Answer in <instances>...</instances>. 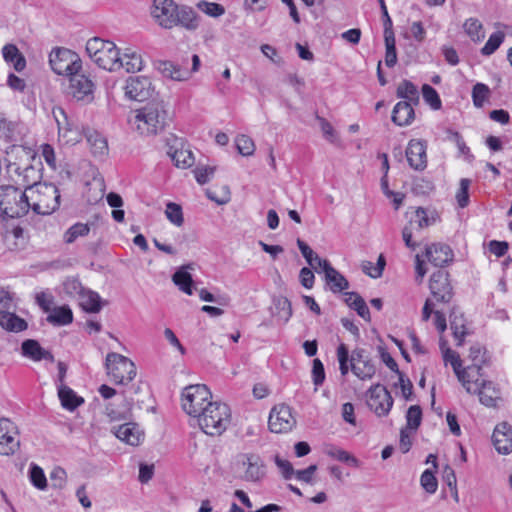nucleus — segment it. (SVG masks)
Wrapping results in <instances>:
<instances>
[{
	"label": "nucleus",
	"mask_w": 512,
	"mask_h": 512,
	"mask_svg": "<svg viewBox=\"0 0 512 512\" xmlns=\"http://www.w3.org/2000/svg\"><path fill=\"white\" fill-rule=\"evenodd\" d=\"M384 40H385V47H386L385 64L388 67H393L397 62V53H396V43H395L394 32H387V34H384Z\"/></svg>",
	"instance_id": "43"
},
{
	"label": "nucleus",
	"mask_w": 512,
	"mask_h": 512,
	"mask_svg": "<svg viewBox=\"0 0 512 512\" xmlns=\"http://www.w3.org/2000/svg\"><path fill=\"white\" fill-rule=\"evenodd\" d=\"M422 488L429 494H434L438 487V482L434 473L427 469L425 470L420 478Z\"/></svg>",
	"instance_id": "53"
},
{
	"label": "nucleus",
	"mask_w": 512,
	"mask_h": 512,
	"mask_svg": "<svg viewBox=\"0 0 512 512\" xmlns=\"http://www.w3.org/2000/svg\"><path fill=\"white\" fill-rule=\"evenodd\" d=\"M196 7L201 12L212 18H219L225 14V7L215 2L201 0L196 4Z\"/></svg>",
	"instance_id": "44"
},
{
	"label": "nucleus",
	"mask_w": 512,
	"mask_h": 512,
	"mask_svg": "<svg viewBox=\"0 0 512 512\" xmlns=\"http://www.w3.org/2000/svg\"><path fill=\"white\" fill-rule=\"evenodd\" d=\"M53 117L57 123L59 134L68 131V118L65 111L61 107H55L52 110Z\"/></svg>",
	"instance_id": "60"
},
{
	"label": "nucleus",
	"mask_w": 512,
	"mask_h": 512,
	"mask_svg": "<svg viewBox=\"0 0 512 512\" xmlns=\"http://www.w3.org/2000/svg\"><path fill=\"white\" fill-rule=\"evenodd\" d=\"M216 168L212 166H201L197 167L194 171L197 182L201 185L206 184L210 181Z\"/></svg>",
	"instance_id": "58"
},
{
	"label": "nucleus",
	"mask_w": 512,
	"mask_h": 512,
	"mask_svg": "<svg viewBox=\"0 0 512 512\" xmlns=\"http://www.w3.org/2000/svg\"><path fill=\"white\" fill-rule=\"evenodd\" d=\"M175 16V27L180 26L188 31H195L200 26V16L190 6L178 5Z\"/></svg>",
	"instance_id": "23"
},
{
	"label": "nucleus",
	"mask_w": 512,
	"mask_h": 512,
	"mask_svg": "<svg viewBox=\"0 0 512 512\" xmlns=\"http://www.w3.org/2000/svg\"><path fill=\"white\" fill-rule=\"evenodd\" d=\"M367 395V405L377 416L388 415L393 406V398L385 386L379 383L372 385Z\"/></svg>",
	"instance_id": "12"
},
{
	"label": "nucleus",
	"mask_w": 512,
	"mask_h": 512,
	"mask_svg": "<svg viewBox=\"0 0 512 512\" xmlns=\"http://www.w3.org/2000/svg\"><path fill=\"white\" fill-rule=\"evenodd\" d=\"M165 214H166V217L168 218V220L171 223H173L174 225H176L178 227L183 225L184 218H183L182 208L180 205L173 203V202H169L166 205Z\"/></svg>",
	"instance_id": "49"
},
{
	"label": "nucleus",
	"mask_w": 512,
	"mask_h": 512,
	"mask_svg": "<svg viewBox=\"0 0 512 512\" xmlns=\"http://www.w3.org/2000/svg\"><path fill=\"white\" fill-rule=\"evenodd\" d=\"M396 95L404 101L414 105L419 103V92L417 87L409 80H403L397 87Z\"/></svg>",
	"instance_id": "36"
},
{
	"label": "nucleus",
	"mask_w": 512,
	"mask_h": 512,
	"mask_svg": "<svg viewBox=\"0 0 512 512\" xmlns=\"http://www.w3.org/2000/svg\"><path fill=\"white\" fill-rule=\"evenodd\" d=\"M325 453L326 455H328L329 457L335 459V460H338L340 462H343V463H347L353 467H358L359 466V461L356 457H354L353 455H351L349 452L339 448V447H336V446H328L326 449H325Z\"/></svg>",
	"instance_id": "39"
},
{
	"label": "nucleus",
	"mask_w": 512,
	"mask_h": 512,
	"mask_svg": "<svg viewBox=\"0 0 512 512\" xmlns=\"http://www.w3.org/2000/svg\"><path fill=\"white\" fill-rule=\"evenodd\" d=\"M157 70L166 78L175 81H185L191 76V72L187 68H183L177 63L168 60H160L156 62Z\"/></svg>",
	"instance_id": "24"
},
{
	"label": "nucleus",
	"mask_w": 512,
	"mask_h": 512,
	"mask_svg": "<svg viewBox=\"0 0 512 512\" xmlns=\"http://www.w3.org/2000/svg\"><path fill=\"white\" fill-rule=\"evenodd\" d=\"M90 232V226L85 223H76L72 225L63 236L64 242L66 244L74 243L78 238L85 237Z\"/></svg>",
	"instance_id": "41"
},
{
	"label": "nucleus",
	"mask_w": 512,
	"mask_h": 512,
	"mask_svg": "<svg viewBox=\"0 0 512 512\" xmlns=\"http://www.w3.org/2000/svg\"><path fill=\"white\" fill-rule=\"evenodd\" d=\"M86 52L89 57L100 67L108 71H118L119 49L111 42L99 37H93L86 43Z\"/></svg>",
	"instance_id": "7"
},
{
	"label": "nucleus",
	"mask_w": 512,
	"mask_h": 512,
	"mask_svg": "<svg viewBox=\"0 0 512 512\" xmlns=\"http://www.w3.org/2000/svg\"><path fill=\"white\" fill-rule=\"evenodd\" d=\"M410 221L414 222V228L416 230H421L433 224L434 219L430 218L427 214V211L424 208L420 207L416 210L415 217L412 218Z\"/></svg>",
	"instance_id": "54"
},
{
	"label": "nucleus",
	"mask_w": 512,
	"mask_h": 512,
	"mask_svg": "<svg viewBox=\"0 0 512 512\" xmlns=\"http://www.w3.org/2000/svg\"><path fill=\"white\" fill-rule=\"evenodd\" d=\"M52 70L58 75L73 76L80 71L82 62L77 53L66 49L56 48L49 55Z\"/></svg>",
	"instance_id": "10"
},
{
	"label": "nucleus",
	"mask_w": 512,
	"mask_h": 512,
	"mask_svg": "<svg viewBox=\"0 0 512 512\" xmlns=\"http://www.w3.org/2000/svg\"><path fill=\"white\" fill-rule=\"evenodd\" d=\"M460 383L467 393L478 395L481 404L487 407H495L500 400L499 388L483 376L479 365L474 369L473 378L466 377Z\"/></svg>",
	"instance_id": "6"
},
{
	"label": "nucleus",
	"mask_w": 512,
	"mask_h": 512,
	"mask_svg": "<svg viewBox=\"0 0 512 512\" xmlns=\"http://www.w3.org/2000/svg\"><path fill=\"white\" fill-rule=\"evenodd\" d=\"M19 447L17 426L7 418H0V455H13Z\"/></svg>",
	"instance_id": "14"
},
{
	"label": "nucleus",
	"mask_w": 512,
	"mask_h": 512,
	"mask_svg": "<svg viewBox=\"0 0 512 512\" xmlns=\"http://www.w3.org/2000/svg\"><path fill=\"white\" fill-rule=\"evenodd\" d=\"M47 321L55 326H65L73 321L72 310L64 305L54 308L47 316Z\"/></svg>",
	"instance_id": "35"
},
{
	"label": "nucleus",
	"mask_w": 512,
	"mask_h": 512,
	"mask_svg": "<svg viewBox=\"0 0 512 512\" xmlns=\"http://www.w3.org/2000/svg\"><path fill=\"white\" fill-rule=\"evenodd\" d=\"M470 185V180L463 178L460 181V187L458 189V192L456 194V199L461 208H464L468 205L469 202V194L468 189Z\"/></svg>",
	"instance_id": "55"
},
{
	"label": "nucleus",
	"mask_w": 512,
	"mask_h": 512,
	"mask_svg": "<svg viewBox=\"0 0 512 512\" xmlns=\"http://www.w3.org/2000/svg\"><path fill=\"white\" fill-rule=\"evenodd\" d=\"M428 261L436 267H443L453 261V251L449 245L433 243L426 248Z\"/></svg>",
	"instance_id": "21"
},
{
	"label": "nucleus",
	"mask_w": 512,
	"mask_h": 512,
	"mask_svg": "<svg viewBox=\"0 0 512 512\" xmlns=\"http://www.w3.org/2000/svg\"><path fill=\"white\" fill-rule=\"evenodd\" d=\"M14 309V297L13 294L0 287V312L11 311Z\"/></svg>",
	"instance_id": "59"
},
{
	"label": "nucleus",
	"mask_w": 512,
	"mask_h": 512,
	"mask_svg": "<svg viewBox=\"0 0 512 512\" xmlns=\"http://www.w3.org/2000/svg\"><path fill=\"white\" fill-rule=\"evenodd\" d=\"M30 208L37 214L50 215L60 206V192L52 183L29 184Z\"/></svg>",
	"instance_id": "4"
},
{
	"label": "nucleus",
	"mask_w": 512,
	"mask_h": 512,
	"mask_svg": "<svg viewBox=\"0 0 512 512\" xmlns=\"http://www.w3.org/2000/svg\"><path fill=\"white\" fill-rule=\"evenodd\" d=\"M325 280L334 293L341 292L349 287L347 279L335 268L328 269L327 274H325Z\"/></svg>",
	"instance_id": "37"
},
{
	"label": "nucleus",
	"mask_w": 512,
	"mask_h": 512,
	"mask_svg": "<svg viewBox=\"0 0 512 512\" xmlns=\"http://www.w3.org/2000/svg\"><path fill=\"white\" fill-rule=\"evenodd\" d=\"M351 304V308L354 309L361 318L365 321H370L371 317L369 308L361 296L356 297V300H353Z\"/></svg>",
	"instance_id": "62"
},
{
	"label": "nucleus",
	"mask_w": 512,
	"mask_h": 512,
	"mask_svg": "<svg viewBox=\"0 0 512 512\" xmlns=\"http://www.w3.org/2000/svg\"><path fill=\"white\" fill-rule=\"evenodd\" d=\"M429 289L436 302L449 303L453 297V289L447 271L438 270L430 277Z\"/></svg>",
	"instance_id": "15"
},
{
	"label": "nucleus",
	"mask_w": 512,
	"mask_h": 512,
	"mask_svg": "<svg viewBox=\"0 0 512 512\" xmlns=\"http://www.w3.org/2000/svg\"><path fill=\"white\" fill-rule=\"evenodd\" d=\"M168 112L163 100L154 99L136 110L134 125L136 130L146 136L162 132L167 124Z\"/></svg>",
	"instance_id": "2"
},
{
	"label": "nucleus",
	"mask_w": 512,
	"mask_h": 512,
	"mask_svg": "<svg viewBox=\"0 0 512 512\" xmlns=\"http://www.w3.org/2000/svg\"><path fill=\"white\" fill-rule=\"evenodd\" d=\"M443 358L446 363L450 362L459 382L463 381L466 377L473 378L474 369L479 365L478 363H475L462 368V362L459 355L450 348H446L443 351Z\"/></svg>",
	"instance_id": "25"
},
{
	"label": "nucleus",
	"mask_w": 512,
	"mask_h": 512,
	"mask_svg": "<svg viewBox=\"0 0 512 512\" xmlns=\"http://www.w3.org/2000/svg\"><path fill=\"white\" fill-rule=\"evenodd\" d=\"M450 327L453 331V336L457 340V346H461L464 341V337L467 334L462 317L451 316Z\"/></svg>",
	"instance_id": "48"
},
{
	"label": "nucleus",
	"mask_w": 512,
	"mask_h": 512,
	"mask_svg": "<svg viewBox=\"0 0 512 512\" xmlns=\"http://www.w3.org/2000/svg\"><path fill=\"white\" fill-rule=\"evenodd\" d=\"M36 303L44 312H50L54 303V297L50 292L42 291L36 294Z\"/></svg>",
	"instance_id": "61"
},
{
	"label": "nucleus",
	"mask_w": 512,
	"mask_h": 512,
	"mask_svg": "<svg viewBox=\"0 0 512 512\" xmlns=\"http://www.w3.org/2000/svg\"><path fill=\"white\" fill-rule=\"evenodd\" d=\"M492 441L500 454L512 452V427L506 422L498 424L494 429Z\"/></svg>",
	"instance_id": "22"
},
{
	"label": "nucleus",
	"mask_w": 512,
	"mask_h": 512,
	"mask_svg": "<svg viewBox=\"0 0 512 512\" xmlns=\"http://www.w3.org/2000/svg\"><path fill=\"white\" fill-rule=\"evenodd\" d=\"M58 396L62 406L70 411L75 410L84 402L83 398L77 396L76 393L65 384H58Z\"/></svg>",
	"instance_id": "31"
},
{
	"label": "nucleus",
	"mask_w": 512,
	"mask_h": 512,
	"mask_svg": "<svg viewBox=\"0 0 512 512\" xmlns=\"http://www.w3.org/2000/svg\"><path fill=\"white\" fill-rule=\"evenodd\" d=\"M412 105V103L407 101L398 102L392 112V121L398 126L411 124L415 117Z\"/></svg>",
	"instance_id": "28"
},
{
	"label": "nucleus",
	"mask_w": 512,
	"mask_h": 512,
	"mask_svg": "<svg viewBox=\"0 0 512 512\" xmlns=\"http://www.w3.org/2000/svg\"><path fill=\"white\" fill-rule=\"evenodd\" d=\"M105 366L107 374L115 384H127L136 376V366L129 358L111 352L106 356Z\"/></svg>",
	"instance_id": "9"
},
{
	"label": "nucleus",
	"mask_w": 512,
	"mask_h": 512,
	"mask_svg": "<svg viewBox=\"0 0 512 512\" xmlns=\"http://www.w3.org/2000/svg\"><path fill=\"white\" fill-rule=\"evenodd\" d=\"M30 209L28 188L25 191L12 186H0V213L9 218L26 215Z\"/></svg>",
	"instance_id": "5"
},
{
	"label": "nucleus",
	"mask_w": 512,
	"mask_h": 512,
	"mask_svg": "<svg viewBox=\"0 0 512 512\" xmlns=\"http://www.w3.org/2000/svg\"><path fill=\"white\" fill-rule=\"evenodd\" d=\"M117 64L119 70L124 69L128 73H135L143 68L141 54L131 48L125 49L122 54L119 52Z\"/></svg>",
	"instance_id": "26"
},
{
	"label": "nucleus",
	"mask_w": 512,
	"mask_h": 512,
	"mask_svg": "<svg viewBox=\"0 0 512 512\" xmlns=\"http://www.w3.org/2000/svg\"><path fill=\"white\" fill-rule=\"evenodd\" d=\"M423 99L432 109L438 110L441 108V99L437 91L430 85L424 84L422 86Z\"/></svg>",
	"instance_id": "50"
},
{
	"label": "nucleus",
	"mask_w": 512,
	"mask_h": 512,
	"mask_svg": "<svg viewBox=\"0 0 512 512\" xmlns=\"http://www.w3.org/2000/svg\"><path fill=\"white\" fill-rule=\"evenodd\" d=\"M151 94V82L147 77H130L125 86V95L136 101H144Z\"/></svg>",
	"instance_id": "18"
},
{
	"label": "nucleus",
	"mask_w": 512,
	"mask_h": 512,
	"mask_svg": "<svg viewBox=\"0 0 512 512\" xmlns=\"http://www.w3.org/2000/svg\"><path fill=\"white\" fill-rule=\"evenodd\" d=\"M112 433L121 441L131 445L137 446L144 439V433L138 426L133 422L124 423L119 426L112 428Z\"/></svg>",
	"instance_id": "20"
},
{
	"label": "nucleus",
	"mask_w": 512,
	"mask_h": 512,
	"mask_svg": "<svg viewBox=\"0 0 512 512\" xmlns=\"http://www.w3.org/2000/svg\"><path fill=\"white\" fill-rule=\"evenodd\" d=\"M168 155L178 168L186 169L194 164L193 153L185 147L182 139L174 140V143L169 146Z\"/></svg>",
	"instance_id": "19"
},
{
	"label": "nucleus",
	"mask_w": 512,
	"mask_h": 512,
	"mask_svg": "<svg viewBox=\"0 0 512 512\" xmlns=\"http://www.w3.org/2000/svg\"><path fill=\"white\" fill-rule=\"evenodd\" d=\"M235 144L238 152L242 156H251L255 152L254 141L247 135H238L235 139Z\"/></svg>",
	"instance_id": "46"
},
{
	"label": "nucleus",
	"mask_w": 512,
	"mask_h": 512,
	"mask_svg": "<svg viewBox=\"0 0 512 512\" xmlns=\"http://www.w3.org/2000/svg\"><path fill=\"white\" fill-rule=\"evenodd\" d=\"M172 280L178 288L187 295L193 294V280L190 273L184 267L177 270L172 277Z\"/></svg>",
	"instance_id": "38"
},
{
	"label": "nucleus",
	"mask_w": 512,
	"mask_h": 512,
	"mask_svg": "<svg viewBox=\"0 0 512 512\" xmlns=\"http://www.w3.org/2000/svg\"><path fill=\"white\" fill-rule=\"evenodd\" d=\"M434 306H435L434 300L428 298L426 300L423 310H422V320L428 321L431 314L433 313L434 314V324H435L436 328L440 332H443V331H445V329L447 327L445 315L438 310L434 311L433 310Z\"/></svg>",
	"instance_id": "34"
},
{
	"label": "nucleus",
	"mask_w": 512,
	"mask_h": 512,
	"mask_svg": "<svg viewBox=\"0 0 512 512\" xmlns=\"http://www.w3.org/2000/svg\"><path fill=\"white\" fill-rule=\"evenodd\" d=\"M0 326L11 332H21L27 328V323L11 310L0 312Z\"/></svg>",
	"instance_id": "32"
},
{
	"label": "nucleus",
	"mask_w": 512,
	"mask_h": 512,
	"mask_svg": "<svg viewBox=\"0 0 512 512\" xmlns=\"http://www.w3.org/2000/svg\"><path fill=\"white\" fill-rule=\"evenodd\" d=\"M243 464L247 466L244 475L245 480L256 482L264 476L265 471L259 456L248 454Z\"/></svg>",
	"instance_id": "29"
},
{
	"label": "nucleus",
	"mask_w": 512,
	"mask_h": 512,
	"mask_svg": "<svg viewBox=\"0 0 512 512\" xmlns=\"http://www.w3.org/2000/svg\"><path fill=\"white\" fill-rule=\"evenodd\" d=\"M212 394L208 387L203 384L190 385L182 392V408L191 417L197 418L208 406L213 403Z\"/></svg>",
	"instance_id": "8"
},
{
	"label": "nucleus",
	"mask_w": 512,
	"mask_h": 512,
	"mask_svg": "<svg viewBox=\"0 0 512 512\" xmlns=\"http://www.w3.org/2000/svg\"><path fill=\"white\" fill-rule=\"evenodd\" d=\"M296 420L286 404L275 405L269 415L268 426L273 433H285L294 427Z\"/></svg>",
	"instance_id": "13"
},
{
	"label": "nucleus",
	"mask_w": 512,
	"mask_h": 512,
	"mask_svg": "<svg viewBox=\"0 0 512 512\" xmlns=\"http://www.w3.org/2000/svg\"><path fill=\"white\" fill-rule=\"evenodd\" d=\"M70 94L78 101L89 103L93 100L94 84L84 74L77 72L69 78Z\"/></svg>",
	"instance_id": "16"
},
{
	"label": "nucleus",
	"mask_w": 512,
	"mask_h": 512,
	"mask_svg": "<svg viewBox=\"0 0 512 512\" xmlns=\"http://www.w3.org/2000/svg\"><path fill=\"white\" fill-rule=\"evenodd\" d=\"M427 145L425 141L412 139L406 148V158L410 167L416 171H423L427 167Z\"/></svg>",
	"instance_id": "17"
},
{
	"label": "nucleus",
	"mask_w": 512,
	"mask_h": 512,
	"mask_svg": "<svg viewBox=\"0 0 512 512\" xmlns=\"http://www.w3.org/2000/svg\"><path fill=\"white\" fill-rule=\"evenodd\" d=\"M336 354L342 376H346L351 371L358 379L366 381L376 374V366L364 348L357 347L350 354L348 347L341 343Z\"/></svg>",
	"instance_id": "1"
},
{
	"label": "nucleus",
	"mask_w": 512,
	"mask_h": 512,
	"mask_svg": "<svg viewBox=\"0 0 512 512\" xmlns=\"http://www.w3.org/2000/svg\"><path fill=\"white\" fill-rule=\"evenodd\" d=\"M319 121L325 139L331 143H337L339 139L333 126L324 118H319Z\"/></svg>",
	"instance_id": "64"
},
{
	"label": "nucleus",
	"mask_w": 512,
	"mask_h": 512,
	"mask_svg": "<svg viewBox=\"0 0 512 512\" xmlns=\"http://www.w3.org/2000/svg\"><path fill=\"white\" fill-rule=\"evenodd\" d=\"M231 411L227 404L213 401L196 418L200 429L207 435L219 436L230 424Z\"/></svg>",
	"instance_id": "3"
},
{
	"label": "nucleus",
	"mask_w": 512,
	"mask_h": 512,
	"mask_svg": "<svg viewBox=\"0 0 512 512\" xmlns=\"http://www.w3.org/2000/svg\"><path fill=\"white\" fill-rule=\"evenodd\" d=\"M53 487L62 489L66 484L67 473L61 467H55L50 474Z\"/></svg>",
	"instance_id": "63"
},
{
	"label": "nucleus",
	"mask_w": 512,
	"mask_h": 512,
	"mask_svg": "<svg viewBox=\"0 0 512 512\" xmlns=\"http://www.w3.org/2000/svg\"><path fill=\"white\" fill-rule=\"evenodd\" d=\"M2 55L4 60L12 64L14 69L18 72H21L26 67V59L20 53L19 49L14 44H6L2 48Z\"/></svg>",
	"instance_id": "30"
},
{
	"label": "nucleus",
	"mask_w": 512,
	"mask_h": 512,
	"mask_svg": "<svg viewBox=\"0 0 512 512\" xmlns=\"http://www.w3.org/2000/svg\"><path fill=\"white\" fill-rule=\"evenodd\" d=\"M297 246L299 250L301 251L303 257L307 261V263L314 269L317 270V267L314 265L315 257H318V255L311 249V247L302 241L301 239L297 240Z\"/></svg>",
	"instance_id": "57"
},
{
	"label": "nucleus",
	"mask_w": 512,
	"mask_h": 512,
	"mask_svg": "<svg viewBox=\"0 0 512 512\" xmlns=\"http://www.w3.org/2000/svg\"><path fill=\"white\" fill-rule=\"evenodd\" d=\"M312 380L316 387L322 385L325 380L324 366L323 363L318 358H315L313 360Z\"/></svg>",
	"instance_id": "56"
},
{
	"label": "nucleus",
	"mask_w": 512,
	"mask_h": 512,
	"mask_svg": "<svg viewBox=\"0 0 512 512\" xmlns=\"http://www.w3.org/2000/svg\"><path fill=\"white\" fill-rule=\"evenodd\" d=\"M505 34L502 31L492 33L481 49V53L485 56L493 54L499 46L503 43Z\"/></svg>",
	"instance_id": "45"
},
{
	"label": "nucleus",
	"mask_w": 512,
	"mask_h": 512,
	"mask_svg": "<svg viewBox=\"0 0 512 512\" xmlns=\"http://www.w3.org/2000/svg\"><path fill=\"white\" fill-rule=\"evenodd\" d=\"M464 30L474 42H479L485 37L483 25L476 18L467 19L464 23Z\"/></svg>",
	"instance_id": "42"
},
{
	"label": "nucleus",
	"mask_w": 512,
	"mask_h": 512,
	"mask_svg": "<svg viewBox=\"0 0 512 512\" xmlns=\"http://www.w3.org/2000/svg\"><path fill=\"white\" fill-rule=\"evenodd\" d=\"M79 303L83 310L89 313H98L102 308L99 294L91 290L81 291Z\"/></svg>",
	"instance_id": "33"
},
{
	"label": "nucleus",
	"mask_w": 512,
	"mask_h": 512,
	"mask_svg": "<svg viewBox=\"0 0 512 512\" xmlns=\"http://www.w3.org/2000/svg\"><path fill=\"white\" fill-rule=\"evenodd\" d=\"M87 141L90 144L91 151L96 156H103L108 151V144L105 137L94 131L87 135Z\"/></svg>",
	"instance_id": "40"
},
{
	"label": "nucleus",
	"mask_w": 512,
	"mask_h": 512,
	"mask_svg": "<svg viewBox=\"0 0 512 512\" xmlns=\"http://www.w3.org/2000/svg\"><path fill=\"white\" fill-rule=\"evenodd\" d=\"M421 420H422V410H421L420 406H418V405L410 406L406 413L407 426L405 429H410L412 431L417 430L421 424Z\"/></svg>",
	"instance_id": "47"
},
{
	"label": "nucleus",
	"mask_w": 512,
	"mask_h": 512,
	"mask_svg": "<svg viewBox=\"0 0 512 512\" xmlns=\"http://www.w3.org/2000/svg\"><path fill=\"white\" fill-rule=\"evenodd\" d=\"M490 89L483 83H477L472 90L473 103L476 107H482L484 102L488 99Z\"/></svg>",
	"instance_id": "52"
},
{
	"label": "nucleus",
	"mask_w": 512,
	"mask_h": 512,
	"mask_svg": "<svg viewBox=\"0 0 512 512\" xmlns=\"http://www.w3.org/2000/svg\"><path fill=\"white\" fill-rule=\"evenodd\" d=\"M178 4L174 0H153L150 14L156 24L163 29L175 27Z\"/></svg>",
	"instance_id": "11"
},
{
	"label": "nucleus",
	"mask_w": 512,
	"mask_h": 512,
	"mask_svg": "<svg viewBox=\"0 0 512 512\" xmlns=\"http://www.w3.org/2000/svg\"><path fill=\"white\" fill-rule=\"evenodd\" d=\"M29 476L32 484L36 488L44 490L47 487V479L41 467L32 464L30 466Z\"/></svg>",
	"instance_id": "51"
},
{
	"label": "nucleus",
	"mask_w": 512,
	"mask_h": 512,
	"mask_svg": "<svg viewBox=\"0 0 512 512\" xmlns=\"http://www.w3.org/2000/svg\"><path fill=\"white\" fill-rule=\"evenodd\" d=\"M22 355L33 361L47 360L54 362V356L51 352L41 347L38 341L27 339L21 345Z\"/></svg>",
	"instance_id": "27"
}]
</instances>
